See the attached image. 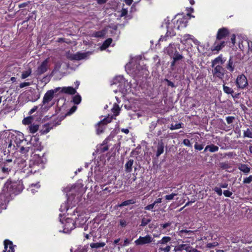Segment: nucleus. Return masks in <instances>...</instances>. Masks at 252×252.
Segmentation results:
<instances>
[{
	"label": "nucleus",
	"instance_id": "f257e3e1",
	"mask_svg": "<svg viewBox=\"0 0 252 252\" xmlns=\"http://www.w3.org/2000/svg\"><path fill=\"white\" fill-rule=\"evenodd\" d=\"M45 129H40L35 136H33V138H31V141L29 142L28 140L25 139L23 134V138H21V141L20 143L23 142V148L24 149V151L21 152V146L18 145V147L17 150V152L20 154V156L24 157L26 159H28L30 156V158L29 162L31 163V165L36 169L37 171H39L40 168H43V164H44L45 158L43 156H40L39 154L36 153L38 152V149H36L35 147L32 143V141L34 140V141H37L38 140V136L39 135H42L46 134L48 133L50 130L53 128V127H45ZM22 146V144H21Z\"/></svg>",
	"mask_w": 252,
	"mask_h": 252
},
{
	"label": "nucleus",
	"instance_id": "f03ea898",
	"mask_svg": "<svg viewBox=\"0 0 252 252\" xmlns=\"http://www.w3.org/2000/svg\"><path fill=\"white\" fill-rule=\"evenodd\" d=\"M21 138H23V134H13L8 131H3L0 132V149H7L9 153L14 150H17L18 145L21 146V152L24 151L23 142L21 141Z\"/></svg>",
	"mask_w": 252,
	"mask_h": 252
},
{
	"label": "nucleus",
	"instance_id": "7ed1b4c3",
	"mask_svg": "<svg viewBox=\"0 0 252 252\" xmlns=\"http://www.w3.org/2000/svg\"><path fill=\"white\" fill-rule=\"evenodd\" d=\"M24 186L21 181H13L8 179L4 183L1 192L12 199L23 190Z\"/></svg>",
	"mask_w": 252,
	"mask_h": 252
},
{
	"label": "nucleus",
	"instance_id": "20e7f679",
	"mask_svg": "<svg viewBox=\"0 0 252 252\" xmlns=\"http://www.w3.org/2000/svg\"><path fill=\"white\" fill-rule=\"evenodd\" d=\"M21 160L18 158L14 160L12 159H7L0 162V172L4 176H7L12 171L17 170V164H20Z\"/></svg>",
	"mask_w": 252,
	"mask_h": 252
},
{
	"label": "nucleus",
	"instance_id": "39448f33",
	"mask_svg": "<svg viewBox=\"0 0 252 252\" xmlns=\"http://www.w3.org/2000/svg\"><path fill=\"white\" fill-rule=\"evenodd\" d=\"M20 158L21 161L20 164H17V170H20L22 173L25 174V176L28 177L32 174H33L37 172L36 169L34 168L31 163L29 162V164L26 163V160L24 157L18 158Z\"/></svg>",
	"mask_w": 252,
	"mask_h": 252
},
{
	"label": "nucleus",
	"instance_id": "423d86ee",
	"mask_svg": "<svg viewBox=\"0 0 252 252\" xmlns=\"http://www.w3.org/2000/svg\"><path fill=\"white\" fill-rule=\"evenodd\" d=\"M70 215L75 216L74 220L75 221L76 227H83L84 226V229L86 230L88 227L87 225H86L87 219L84 216V214L81 211V209L76 208L72 213L70 214Z\"/></svg>",
	"mask_w": 252,
	"mask_h": 252
},
{
	"label": "nucleus",
	"instance_id": "0eeeda50",
	"mask_svg": "<svg viewBox=\"0 0 252 252\" xmlns=\"http://www.w3.org/2000/svg\"><path fill=\"white\" fill-rule=\"evenodd\" d=\"M41 120L40 116H30L25 118L22 121V124L24 125H31V126H39V123Z\"/></svg>",
	"mask_w": 252,
	"mask_h": 252
},
{
	"label": "nucleus",
	"instance_id": "6e6552de",
	"mask_svg": "<svg viewBox=\"0 0 252 252\" xmlns=\"http://www.w3.org/2000/svg\"><path fill=\"white\" fill-rule=\"evenodd\" d=\"M238 63L237 58L234 56H230L225 64V68L227 72L232 73L235 70V67Z\"/></svg>",
	"mask_w": 252,
	"mask_h": 252
},
{
	"label": "nucleus",
	"instance_id": "1a4fd4ad",
	"mask_svg": "<svg viewBox=\"0 0 252 252\" xmlns=\"http://www.w3.org/2000/svg\"><path fill=\"white\" fill-rule=\"evenodd\" d=\"M63 224V232L65 233H70L73 229H74L75 226V221H74L73 218H66L64 222H62Z\"/></svg>",
	"mask_w": 252,
	"mask_h": 252
},
{
	"label": "nucleus",
	"instance_id": "9d476101",
	"mask_svg": "<svg viewBox=\"0 0 252 252\" xmlns=\"http://www.w3.org/2000/svg\"><path fill=\"white\" fill-rule=\"evenodd\" d=\"M212 69V74L214 77L218 78L220 79H222L225 73L227 72L225 67L222 65L218 64L213 67Z\"/></svg>",
	"mask_w": 252,
	"mask_h": 252
},
{
	"label": "nucleus",
	"instance_id": "9b49d317",
	"mask_svg": "<svg viewBox=\"0 0 252 252\" xmlns=\"http://www.w3.org/2000/svg\"><path fill=\"white\" fill-rule=\"evenodd\" d=\"M236 84L237 88L244 89L248 85V82L247 77L243 74L237 76L236 80Z\"/></svg>",
	"mask_w": 252,
	"mask_h": 252
},
{
	"label": "nucleus",
	"instance_id": "f8f14e48",
	"mask_svg": "<svg viewBox=\"0 0 252 252\" xmlns=\"http://www.w3.org/2000/svg\"><path fill=\"white\" fill-rule=\"evenodd\" d=\"M228 42H229L228 40L226 41H221L220 42H218L216 40L211 47V50L214 54H217L225 46Z\"/></svg>",
	"mask_w": 252,
	"mask_h": 252
},
{
	"label": "nucleus",
	"instance_id": "ddd939ff",
	"mask_svg": "<svg viewBox=\"0 0 252 252\" xmlns=\"http://www.w3.org/2000/svg\"><path fill=\"white\" fill-rule=\"evenodd\" d=\"M110 139L111 138L110 136H108L103 141L102 144L98 145L96 147V153L98 154H102L108 151L110 146L108 143Z\"/></svg>",
	"mask_w": 252,
	"mask_h": 252
},
{
	"label": "nucleus",
	"instance_id": "4468645a",
	"mask_svg": "<svg viewBox=\"0 0 252 252\" xmlns=\"http://www.w3.org/2000/svg\"><path fill=\"white\" fill-rule=\"evenodd\" d=\"M153 238L149 234L145 236H140L138 239L134 241L136 246H141L145 244H150L152 242Z\"/></svg>",
	"mask_w": 252,
	"mask_h": 252
},
{
	"label": "nucleus",
	"instance_id": "2eb2a0df",
	"mask_svg": "<svg viewBox=\"0 0 252 252\" xmlns=\"http://www.w3.org/2000/svg\"><path fill=\"white\" fill-rule=\"evenodd\" d=\"M230 34L229 30L225 27H222L218 30L216 34V40H221L225 39Z\"/></svg>",
	"mask_w": 252,
	"mask_h": 252
},
{
	"label": "nucleus",
	"instance_id": "dca6fc26",
	"mask_svg": "<svg viewBox=\"0 0 252 252\" xmlns=\"http://www.w3.org/2000/svg\"><path fill=\"white\" fill-rule=\"evenodd\" d=\"M171 58L172 59V61L171 62L170 67L171 69L173 70L174 69V67L182 61L184 59V57L178 51L175 53V54H174Z\"/></svg>",
	"mask_w": 252,
	"mask_h": 252
},
{
	"label": "nucleus",
	"instance_id": "f3484780",
	"mask_svg": "<svg viewBox=\"0 0 252 252\" xmlns=\"http://www.w3.org/2000/svg\"><path fill=\"white\" fill-rule=\"evenodd\" d=\"M48 59H45L42 62L41 64L38 66L36 70L35 71L36 75H41L47 71L48 68Z\"/></svg>",
	"mask_w": 252,
	"mask_h": 252
},
{
	"label": "nucleus",
	"instance_id": "a211bd4d",
	"mask_svg": "<svg viewBox=\"0 0 252 252\" xmlns=\"http://www.w3.org/2000/svg\"><path fill=\"white\" fill-rule=\"evenodd\" d=\"M11 199L7 196L2 192L0 193V210L6 209L7 204Z\"/></svg>",
	"mask_w": 252,
	"mask_h": 252
},
{
	"label": "nucleus",
	"instance_id": "6ab92c4d",
	"mask_svg": "<svg viewBox=\"0 0 252 252\" xmlns=\"http://www.w3.org/2000/svg\"><path fill=\"white\" fill-rule=\"evenodd\" d=\"M188 20L186 17H183L178 19L176 23L174 21V28L177 29V30H180L181 29L186 28L187 26Z\"/></svg>",
	"mask_w": 252,
	"mask_h": 252
},
{
	"label": "nucleus",
	"instance_id": "aec40b11",
	"mask_svg": "<svg viewBox=\"0 0 252 252\" xmlns=\"http://www.w3.org/2000/svg\"><path fill=\"white\" fill-rule=\"evenodd\" d=\"M4 250L3 252H15L14 247L12 241L6 239L4 241Z\"/></svg>",
	"mask_w": 252,
	"mask_h": 252
},
{
	"label": "nucleus",
	"instance_id": "412c9836",
	"mask_svg": "<svg viewBox=\"0 0 252 252\" xmlns=\"http://www.w3.org/2000/svg\"><path fill=\"white\" fill-rule=\"evenodd\" d=\"M156 148V156L157 158H158L164 152V144L162 140H159L158 142Z\"/></svg>",
	"mask_w": 252,
	"mask_h": 252
},
{
	"label": "nucleus",
	"instance_id": "4be33fe9",
	"mask_svg": "<svg viewBox=\"0 0 252 252\" xmlns=\"http://www.w3.org/2000/svg\"><path fill=\"white\" fill-rule=\"evenodd\" d=\"M226 61V59L223 57L222 54H220L218 57H216L211 62V66L212 67H214L215 65H217L220 63V65L223 64Z\"/></svg>",
	"mask_w": 252,
	"mask_h": 252
},
{
	"label": "nucleus",
	"instance_id": "5701e85b",
	"mask_svg": "<svg viewBox=\"0 0 252 252\" xmlns=\"http://www.w3.org/2000/svg\"><path fill=\"white\" fill-rule=\"evenodd\" d=\"M54 92L53 90H49L48 91L44 94L42 103L43 104H45L50 101L53 98Z\"/></svg>",
	"mask_w": 252,
	"mask_h": 252
},
{
	"label": "nucleus",
	"instance_id": "b1692460",
	"mask_svg": "<svg viewBox=\"0 0 252 252\" xmlns=\"http://www.w3.org/2000/svg\"><path fill=\"white\" fill-rule=\"evenodd\" d=\"M113 119H114L113 116H110V115L109 114L107 117L104 118L97 123L96 126H104L107 125L111 122Z\"/></svg>",
	"mask_w": 252,
	"mask_h": 252
},
{
	"label": "nucleus",
	"instance_id": "393cba45",
	"mask_svg": "<svg viewBox=\"0 0 252 252\" xmlns=\"http://www.w3.org/2000/svg\"><path fill=\"white\" fill-rule=\"evenodd\" d=\"M60 89H61V93H64L66 94H74L76 93L75 89L73 88L72 87H64L62 88H58L57 89L58 90Z\"/></svg>",
	"mask_w": 252,
	"mask_h": 252
},
{
	"label": "nucleus",
	"instance_id": "a878e982",
	"mask_svg": "<svg viewBox=\"0 0 252 252\" xmlns=\"http://www.w3.org/2000/svg\"><path fill=\"white\" fill-rule=\"evenodd\" d=\"M192 234H193V231L187 229L179 230L178 232V235L183 238H189V236Z\"/></svg>",
	"mask_w": 252,
	"mask_h": 252
},
{
	"label": "nucleus",
	"instance_id": "bb28decb",
	"mask_svg": "<svg viewBox=\"0 0 252 252\" xmlns=\"http://www.w3.org/2000/svg\"><path fill=\"white\" fill-rule=\"evenodd\" d=\"M238 168L245 174H248L251 170V167L249 165L244 163H239L238 165Z\"/></svg>",
	"mask_w": 252,
	"mask_h": 252
},
{
	"label": "nucleus",
	"instance_id": "cd10ccee",
	"mask_svg": "<svg viewBox=\"0 0 252 252\" xmlns=\"http://www.w3.org/2000/svg\"><path fill=\"white\" fill-rule=\"evenodd\" d=\"M189 248V244H180L174 247V252H182L185 250L186 252Z\"/></svg>",
	"mask_w": 252,
	"mask_h": 252
},
{
	"label": "nucleus",
	"instance_id": "c85d7f7f",
	"mask_svg": "<svg viewBox=\"0 0 252 252\" xmlns=\"http://www.w3.org/2000/svg\"><path fill=\"white\" fill-rule=\"evenodd\" d=\"M120 110L121 108L119 106V105L116 103H115L113 105V108L111 109L113 115H110V116H113L114 119H116V117L119 115Z\"/></svg>",
	"mask_w": 252,
	"mask_h": 252
},
{
	"label": "nucleus",
	"instance_id": "c756f323",
	"mask_svg": "<svg viewBox=\"0 0 252 252\" xmlns=\"http://www.w3.org/2000/svg\"><path fill=\"white\" fill-rule=\"evenodd\" d=\"M171 238L169 236H164L161 240L158 241V244L160 245V247L163 246V245H166L170 242Z\"/></svg>",
	"mask_w": 252,
	"mask_h": 252
},
{
	"label": "nucleus",
	"instance_id": "7c9ffc66",
	"mask_svg": "<svg viewBox=\"0 0 252 252\" xmlns=\"http://www.w3.org/2000/svg\"><path fill=\"white\" fill-rule=\"evenodd\" d=\"M134 162V160L130 159L126 163L125 165V171L126 173H130L132 171V167Z\"/></svg>",
	"mask_w": 252,
	"mask_h": 252
},
{
	"label": "nucleus",
	"instance_id": "2f4dec72",
	"mask_svg": "<svg viewBox=\"0 0 252 252\" xmlns=\"http://www.w3.org/2000/svg\"><path fill=\"white\" fill-rule=\"evenodd\" d=\"M207 150L212 153L217 152L219 150V147L214 144L208 145L205 147L204 152Z\"/></svg>",
	"mask_w": 252,
	"mask_h": 252
},
{
	"label": "nucleus",
	"instance_id": "473e14b6",
	"mask_svg": "<svg viewBox=\"0 0 252 252\" xmlns=\"http://www.w3.org/2000/svg\"><path fill=\"white\" fill-rule=\"evenodd\" d=\"M176 47H173L172 46H169L166 49V52L168 55H169L170 58L175 54V53L177 52Z\"/></svg>",
	"mask_w": 252,
	"mask_h": 252
},
{
	"label": "nucleus",
	"instance_id": "72a5a7b5",
	"mask_svg": "<svg viewBox=\"0 0 252 252\" xmlns=\"http://www.w3.org/2000/svg\"><path fill=\"white\" fill-rule=\"evenodd\" d=\"M112 41L113 40L111 38H108L106 39L100 47L101 49L103 50L107 48L110 45Z\"/></svg>",
	"mask_w": 252,
	"mask_h": 252
},
{
	"label": "nucleus",
	"instance_id": "f704fd0d",
	"mask_svg": "<svg viewBox=\"0 0 252 252\" xmlns=\"http://www.w3.org/2000/svg\"><path fill=\"white\" fill-rule=\"evenodd\" d=\"M106 245L105 242H100V243H92L90 244V247L92 249H97L101 247H103Z\"/></svg>",
	"mask_w": 252,
	"mask_h": 252
},
{
	"label": "nucleus",
	"instance_id": "c9c22d12",
	"mask_svg": "<svg viewBox=\"0 0 252 252\" xmlns=\"http://www.w3.org/2000/svg\"><path fill=\"white\" fill-rule=\"evenodd\" d=\"M106 33V32L105 30L95 32L94 33V36L95 37H103L105 36Z\"/></svg>",
	"mask_w": 252,
	"mask_h": 252
},
{
	"label": "nucleus",
	"instance_id": "e433bc0d",
	"mask_svg": "<svg viewBox=\"0 0 252 252\" xmlns=\"http://www.w3.org/2000/svg\"><path fill=\"white\" fill-rule=\"evenodd\" d=\"M223 90L225 93L228 94L232 95V94H234L233 90L231 88L225 86V84L223 85Z\"/></svg>",
	"mask_w": 252,
	"mask_h": 252
},
{
	"label": "nucleus",
	"instance_id": "4c0bfd02",
	"mask_svg": "<svg viewBox=\"0 0 252 252\" xmlns=\"http://www.w3.org/2000/svg\"><path fill=\"white\" fill-rule=\"evenodd\" d=\"M172 247V245H166L165 247L161 246L159 248L158 250L159 252H169L171 250V248Z\"/></svg>",
	"mask_w": 252,
	"mask_h": 252
},
{
	"label": "nucleus",
	"instance_id": "58836bf2",
	"mask_svg": "<svg viewBox=\"0 0 252 252\" xmlns=\"http://www.w3.org/2000/svg\"><path fill=\"white\" fill-rule=\"evenodd\" d=\"M85 57V55L83 53H77L76 54L73 55L72 58L73 60H80L84 59Z\"/></svg>",
	"mask_w": 252,
	"mask_h": 252
},
{
	"label": "nucleus",
	"instance_id": "ea45409f",
	"mask_svg": "<svg viewBox=\"0 0 252 252\" xmlns=\"http://www.w3.org/2000/svg\"><path fill=\"white\" fill-rule=\"evenodd\" d=\"M151 221V219L149 218H143L141 220V226L144 227L146 226Z\"/></svg>",
	"mask_w": 252,
	"mask_h": 252
},
{
	"label": "nucleus",
	"instance_id": "a19ab883",
	"mask_svg": "<svg viewBox=\"0 0 252 252\" xmlns=\"http://www.w3.org/2000/svg\"><path fill=\"white\" fill-rule=\"evenodd\" d=\"M135 203L133 199H129L126 201H123L121 205H120L121 207L126 206L130 204H133Z\"/></svg>",
	"mask_w": 252,
	"mask_h": 252
},
{
	"label": "nucleus",
	"instance_id": "79ce46f5",
	"mask_svg": "<svg viewBox=\"0 0 252 252\" xmlns=\"http://www.w3.org/2000/svg\"><path fill=\"white\" fill-rule=\"evenodd\" d=\"M81 101V97L80 95L77 94L73 97V102L75 104H79Z\"/></svg>",
	"mask_w": 252,
	"mask_h": 252
},
{
	"label": "nucleus",
	"instance_id": "37998d69",
	"mask_svg": "<svg viewBox=\"0 0 252 252\" xmlns=\"http://www.w3.org/2000/svg\"><path fill=\"white\" fill-rule=\"evenodd\" d=\"M176 192L177 191H176L175 192H173V193H171L170 194L166 195L164 196L165 199L166 200H171L173 199L174 197L178 195V193Z\"/></svg>",
	"mask_w": 252,
	"mask_h": 252
},
{
	"label": "nucleus",
	"instance_id": "c03bdc74",
	"mask_svg": "<svg viewBox=\"0 0 252 252\" xmlns=\"http://www.w3.org/2000/svg\"><path fill=\"white\" fill-rule=\"evenodd\" d=\"M31 74V71L30 70H27L24 71L22 72L21 75V77L22 79H25L29 77Z\"/></svg>",
	"mask_w": 252,
	"mask_h": 252
},
{
	"label": "nucleus",
	"instance_id": "a18cd8bd",
	"mask_svg": "<svg viewBox=\"0 0 252 252\" xmlns=\"http://www.w3.org/2000/svg\"><path fill=\"white\" fill-rule=\"evenodd\" d=\"M136 68L139 71H140V68L141 72H142L141 73L143 74H144V73L146 74V72L148 71V70L146 68V66L145 65H143L142 66H140L139 65V66L137 65Z\"/></svg>",
	"mask_w": 252,
	"mask_h": 252
},
{
	"label": "nucleus",
	"instance_id": "49530a36",
	"mask_svg": "<svg viewBox=\"0 0 252 252\" xmlns=\"http://www.w3.org/2000/svg\"><path fill=\"white\" fill-rule=\"evenodd\" d=\"M252 182V175H250L249 177H246L243 180V184H250Z\"/></svg>",
	"mask_w": 252,
	"mask_h": 252
},
{
	"label": "nucleus",
	"instance_id": "de8ad7c7",
	"mask_svg": "<svg viewBox=\"0 0 252 252\" xmlns=\"http://www.w3.org/2000/svg\"><path fill=\"white\" fill-rule=\"evenodd\" d=\"M213 190L216 192L219 196H221L222 193V190L220 187H215Z\"/></svg>",
	"mask_w": 252,
	"mask_h": 252
},
{
	"label": "nucleus",
	"instance_id": "09e8293b",
	"mask_svg": "<svg viewBox=\"0 0 252 252\" xmlns=\"http://www.w3.org/2000/svg\"><path fill=\"white\" fill-rule=\"evenodd\" d=\"M194 148L197 150L201 151L203 149V145L198 144L196 142L194 145Z\"/></svg>",
	"mask_w": 252,
	"mask_h": 252
},
{
	"label": "nucleus",
	"instance_id": "8fccbe9b",
	"mask_svg": "<svg viewBox=\"0 0 252 252\" xmlns=\"http://www.w3.org/2000/svg\"><path fill=\"white\" fill-rule=\"evenodd\" d=\"M29 128L30 132L34 134L38 130L39 127H29Z\"/></svg>",
	"mask_w": 252,
	"mask_h": 252
},
{
	"label": "nucleus",
	"instance_id": "3c124183",
	"mask_svg": "<svg viewBox=\"0 0 252 252\" xmlns=\"http://www.w3.org/2000/svg\"><path fill=\"white\" fill-rule=\"evenodd\" d=\"M235 119L233 116H228L226 118V120L228 124H230L233 123Z\"/></svg>",
	"mask_w": 252,
	"mask_h": 252
},
{
	"label": "nucleus",
	"instance_id": "603ef678",
	"mask_svg": "<svg viewBox=\"0 0 252 252\" xmlns=\"http://www.w3.org/2000/svg\"><path fill=\"white\" fill-rule=\"evenodd\" d=\"M224 195L225 197H230L232 195V192L228 190H224L223 192Z\"/></svg>",
	"mask_w": 252,
	"mask_h": 252
},
{
	"label": "nucleus",
	"instance_id": "864d4df0",
	"mask_svg": "<svg viewBox=\"0 0 252 252\" xmlns=\"http://www.w3.org/2000/svg\"><path fill=\"white\" fill-rule=\"evenodd\" d=\"M183 143L185 145L189 147H191L192 145L190 142V141L188 139H185L183 140Z\"/></svg>",
	"mask_w": 252,
	"mask_h": 252
},
{
	"label": "nucleus",
	"instance_id": "5fc2aeb1",
	"mask_svg": "<svg viewBox=\"0 0 252 252\" xmlns=\"http://www.w3.org/2000/svg\"><path fill=\"white\" fill-rule=\"evenodd\" d=\"M75 252H87V249L85 247H80L75 250Z\"/></svg>",
	"mask_w": 252,
	"mask_h": 252
},
{
	"label": "nucleus",
	"instance_id": "6e6d98bb",
	"mask_svg": "<svg viewBox=\"0 0 252 252\" xmlns=\"http://www.w3.org/2000/svg\"><path fill=\"white\" fill-rule=\"evenodd\" d=\"M171 224H172V223L170 221H168L164 224H161L160 228H161L162 229H165V228H167V227L170 226L171 225Z\"/></svg>",
	"mask_w": 252,
	"mask_h": 252
},
{
	"label": "nucleus",
	"instance_id": "4d7b16f0",
	"mask_svg": "<svg viewBox=\"0 0 252 252\" xmlns=\"http://www.w3.org/2000/svg\"><path fill=\"white\" fill-rule=\"evenodd\" d=\"M187 252H201L200 251L197 250V249L192 248L189 245V250L187 251Z\"/></svg>",
	"mask_w": 252,
	"mask_h": 252
},
{
	"label": "nucleus",
	"instance_id": "13d9d810",
	"mask_svg": "<svg viewBox=\"0 0 252 252\" xmlns=\"http://www.w3.org/2000/svg\"><path fill=\"white\" fill-rule=\"evenodd\" d=\"M155 206V204L153 203L152 204H149L146 207H145L144 209L146 210H152Z\"/></svg>",
	"mask_w": 252,
	"mask_h": 252
},
{
	"label": "nucleus",
	"instance_id": "bf43d9fd",
	"mask_svg": "<svg viewBox=\"0 0 252 252\" xmlns=\"http://www.w3.org/2000/svg\"><path fill=\"white\" fill-rule=\"evenodd\" d=\"M30 85V83L29 82H25L20 84L19 87L20 88H23L25 87L29 86Z\"/></svg>",
	"mask_w": 252,
	"mask_h": 252
},
{
	"label": "nucleus",
	"instance_id": "052dcab7",
	"mask_svg": "<svg viewBox=\"0 0 252 252\" xmlns=\"http://www.w3.org/2000/svg\"><path fill=\"white\" fill-rule=\"evenodd\" d=\"M120 225L122 227H125L127 225V222L125 220H120Z\"/></svg>",
	"mask_w": 252,
	"mask_h": 252
},
{
	"label": "nucleus",
	"instance_id": "680f3d73",
	"mask_svg": "<svg viewBox=\"0 0 252 252\" xmlns=\"http://www.w3.org/2000/svg\"><path fill=\"white\" fill-rule=\"evenodd\" d=\"M230 40L232 45H234L236 43V35L235 34H232L231 35Z\"/></svg>",
	"mask_w": 252,
	"mask_h": 252
},
{
	"label": "nucleus",
	"instance_id": "e2e57ef3",
	"mask_svg": "<svg viewBox=\"0 0 252 252\" xmlns=\"http://www.w3.org/2000/svg\"><path fill=\"white\" fill-rule=\"evenodd\" d=\"M38 109L37 106H34L32 109H31V110L29 112V115H32V113H33L34 112H35Z\"/></svg>",
	"mask_w": 252,
	"mask_h": 252
},
{
	"label": "nucleus",
	"instance_id": "0e129e2a",
	"mask_svg": "<svg viewBox=\"0 0 252 252\" xmlns=\"http://www.w3.org/2000/svg\"><path fill=\"white\" fill-rule=\"evenodd\" d=\"M105 185H103L101 186V189L103 190V191H107V192H110L111 190L110 189V188H109V187L105 188Z\"/></svg>",
	"mask_w": 252,
	"mask_h": 252
},
{
	"label": "nucleus",
	"instance_id": "69168bd1",
	"mask_svg": "<svg viewBox=\"0 0 252 252\" xmlns=\"http://www.w3.org/2000/svg\"><path fill=\"white\" fill-rule=\"evenodd\" d=\"M77 109V107L76 106H72L69 110V111H68V114H71L72 113H73V112H74L75 111V110H76Z\"/></svg>",
	"mask_w": 252,
	"mask_h": 252
},
{
	"label": "nucleus",
	"instance_id": "338daca9",
	"mask_svg": "<svg viewBox=\"0 0 252 252\" xmlns=\"http://www.w3.org/2000/svg\"><path fill=\"white\" fill-rule=\"evenodd\" d=\"M30 3V1L23 2L22 3H21L19 5V7L20 8H23L27 6Z\"/></svg>",
	"mask_w": 252,
	"mask_h": 252
},
{
	"label": "nucleus",
	"instance_id": "774afa93",
	"mask_svg": "<svg viewBox=\"0 0 252 252\" xmlns=\"http://www.w3.org/2000/svg\"><path fill=\"white\" fill-rule=\"evenodd\" d=\"M219 186L220 188H227L228 185L227 183H224L219 184Z\"/></svg>",
	"mask_w": 252,
	"mask_h": 252
}]
</instances>
